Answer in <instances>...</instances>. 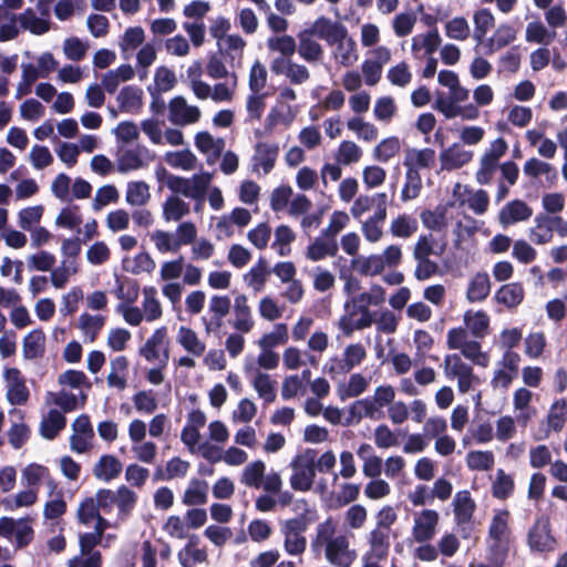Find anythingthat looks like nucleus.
<instances>
[{"label":"nucleus","mask_w":567,"mask_h":567,"mask_svg":"<svg viewBox=\"0 0 567 567\" xmlns=\"http://www.w3.org/2000/svg\"><path fill=\"white\" fill-rule=\"evenodd\" d=\"M311 545L324 547L326 559L336 567H351L358 556L350 546L349 536L338 533V524L331 516L317 525Z\"/></svg>","instance_id":"f257e3e1"},{"label":"nucleus","mask_w":567,"mask_h":567,"mask_svg":"<svg viewBox=\"0 0 567 567\" xmlns=\"http://www.w3.org/2000/svg\"><path fill=\"white\" fill-rule=\"evenodd\" d=\"M213 177L214 174L209 172H199L190 177L165 174L164 183L172 193L182 194L184 197L195 200V212H199Z\"/></svg>","instance_id":"f03ea898"},{"label":"nucleus","mask_w":567,"mask_h":567,"mask_svg":"<svg viewBox=\"0 0 567 567\" xmlns=\"http://www.w3.org/2000/svg\"><path fill=\"white\" fill-rule=\"evenodd\" d=\"M240 483L247 487L262 488L266 493L277 494L281 491L282 480L278 472L266 474V464L261 460L250 462L240 475Z\"/></svg>","instance_id":"7ed1b4c3"},{"label":"nucleus","mask_w":567,"mask_h":567,"mask_svg":"<svg viewBox=\"0 0 567 567\" xmlns=\"http://www.w3.org/2000/svg\"><path fill=\"white\" fill-rule=\"evenodd\" d=\"M309 520L305 517H293L280 523L282 536V548L293 557H301L307 549V537L305 535Z\"/></svg>","instance_id":"20e7f679"},{"label":"nucleus","mask_w":567,"mask_h":567,"mask_svg":"<svg viewBox=\"0 0 567 567\" xmlns=\"http://www.w3.org/2000/svg\"><path fill=\"white\" fill-rule=\"evenodd\" d=\"M446 344L451 350H460L462 355L478 367L486 368L489 364V355L482 351L478 341L470 339L468 332L464 328L449 330Z\"/></svg>","instance_id":"39448f33"},{"label":"nucleus","mask_w":567,"mask_h":567,"mask_svg":"<svg viewBox=\"0 0 567 567\" xmlns=\"http://www.w3.org/2000/svg\"><path fill=\"white\" fill-rule=\"evenodd\" d=\"M292 474L290 476V486L298 492H308L313 485L316 477L315 452L306 450L296 455L290 463Z\"/></svg>","instance_id":"423d86ee"},{"label":"nucleus","mask_w":567,"mask_h":567,"mask_svg":"<svg viewBox=\"0 0 567 567\" xmlns=\"http://www.w3.org/2000/svg\"><path fill=\"white\" fill-rule=\"evenodd\" d=\"M442 367L447 379L457 380L460 393H467L474 385L480 383V379L474 374L473 368L464 362L460 354L452 353L445 355Z\"/></svg>","instance_id":"0eeeda50"},{"label":"nucleus","mask_w":567,"mask_h":567,"mask_svg":"<svg viewBox=\"0 0 567 567\" xmlns=\"http://www.w3.org/2000/svg\"><path fill=\"white\" fill-rule=\"evenodd\" d=\"M554 231L560 237L567 236V221L560 216L538 214L529 228L528 237L536 245H545L553 240Z\"/></svg>","instance_id":"6e6552de"},{"label":"nucleus","mask_w":567,"mask_h":567,"mask_svg":"<svg viewBox=\"0 0 567 567\" xmlns=\"http://www.w3.org/2000/svg\"><path fill=\"white\" fill-rule=\"evenodd\" d=\"M373 322V313L364 308L361 309L349 298L344 303V313L340 317L338 327L344 336L350 337L357 330L371 327Z\"/></svg>","instance_id":"1a4fd4ad"},{"label":"nucleus","mask_w":567,"mask_h":567,"mask_svg":"<svg viewBox=\"0 0 567 567\" xmlns=\"http://www.w3.org/2000/svg\"><path fill=\"white\" fill-rule=\"evenodd\" d=\"M454 520L463 538L470 537L476 503L466 489L458 491L453 498Z\"/></svg>","instance_id":"9d476101"},{"label":"nucleus","mask_w":567,"mask_h":567,"mask_svg":"<svg viewBox=\"0 0 567 567\" xmlns=\"http://www.w3.org/2000/svg\"><path fill=\"white\" fill-rule=\"evenodd\" d=\"M138 353L147 362H158L162 367H166L169 360L167 328H157L140 348Z\"/></svg>","instance_id":"9b49d317"},{"label":"nucleus","mask_w":567,"mask_h":567,"mask_svg":"<svg viewBox=\"0 0 567 567\" xmlns=\"http://www.w3.org/2000/svg\"><path fill=\"white\" fill-rule=\"evenodd\" d=\"M527 544L533 553H550L555 550L557 542L551 534L548 517L542 516L535 520L527 534Z\"/></svg>","instance_id":"f8f14e48"},{"label":"nucleus","mask_w":567,"mask_h":567,"mask_svg":"<svg viewBox=\"0 0 567 567\" xmlns=\"http://www.w3.org/2000/svg\"><path fill=\"white\" fill-rule=\"evenodd\" d=\"M440 514L434 509H422L413 516L411 538L417 544L430 543L437 533Z\"/></svg>","instance_id":"ddd939ff"},{"label":"nucleus","mask_w":567,"mask_h":567,"mask_svg":"<svg viewBox=\"0 0 567 567\" xmlns=\"http://www.w3.org/2000/svg\"><path fill=\"white\" fill-rule=\"evenodd\" d=\"M198 106L189 105L184 96H175L168 103V120L175 126H187L199 121Z\"/></svg>","instance_id":"4468645a"},{"label":"nucleus","mask_w":567,"mask_h":567,"mask_svg":"<svg viewBox=\"0 0 567 567\" xmlns=\"http://www.w3.org/2000/svg\"><path fill=\"white\" fill-rule=\"evenodd\" d=\"M329 45L332 47L331 55L333 60L341 66H352L359 59L357 42L349 34L348 29Z\"/></svg>","instance_id":"2eb2a0df"},{"label":"nucleus","mask_w":567,"mask_h":567,"mask_svg":"<svg viewBox=\"0 0 567 567\" xmlns=\"http://www.w3.org/2000/svg\"><path fill=\"white\" fill-rule=\"evenodd\" d=\"M72 435L70 436V447L75 453H85L93 446L94 430L87 415L78 416L72 423Z\"/></svg>","instance_id":"dca6fc26"},{"label":"nucleus","mask_w":567,"mask_h":567,"mask_svg":"<svg viewBox=\"0 0 567 567\" xmlns=\"http://www.w3.org/2000/svg\"><path fill=\"white\" fill-rule=\"evenodd\" d=\"M7 400L11 405H24L30 396L21 372L16 368H7L3 372Z\"/></svg>","instance_id":"f3484780"},{"label":"nucleus","mask_w":567,"mask_h":567,"mask_svg":"<svg viewBox=\"0 0 567 567\" xmlns=\"http://www.w3.org/2000/svg\"><path fill=\"white\" fill-rule=\"evenodd\" d=\"M244 372L250 378L251 385L260 399L266 403H271L276 400V381L268 373L258 371L251 363H244Z\"/></svg>","instance_id":"a211bd4d"},{"label":"nucleus","mask_w":567,"mask_h":567,"mask_svg":"<svg viewBox=\"0 0 567 567\" xmlns=\"http://www.w3.org/2000/svg\"><path fill=\"white\" fill-rule=\"evenodd\" d=\"M567 421V401L556 400L539 427V439H546L551 432H560Z\"/></svg>","instance_id":"6ab92c4d"},{"label":"nucleus","mask_w":567,"mask_h":567,"mask_svg":"<svg viewBox=\"0 0 567 567\" xmlns=\"http://www.w3.org/2000/svg\"><path fill=\"white\" fill-rule=\"evenodd\" d=\"M474 152L465 148L460 143H454L440 153V163L442 171H455L462 168L472 162Z\"/></svg>","instance_id":"aec40b11"},{"label":"nucleus","mask_w":567,"mask_h":567,"mask_svg":"<svg viewBox=\"0 0 567 567\" xmlns=\"http://www.w3.org/2000/svg\"><path fill=\"white\" fill-rule=\"evenodd\" d=\"M279 154V146L276 143L259 142L255 146V153L251 158L252 171L259 172L260 169L266 175L275 167Z\"/></svg>","instance_id":"412c9836"},{"label":"nucleus","mask_w":567,"mask_h":567,"mask_svg":"<svg viewBox=\"0 0 567 567\" xmlns=\"http://www.w3.org/2000/svg\"><path fill=\"white\" fill-rule=\"evenodd\" d=\"M231 327L240 333H249L255 327V320L248 298L246 295H238L235 297L233 306Z\"/></svg>","instance_id":"4be33fe9"},{"label":"nucleus","mask_w":567,"mask_h":567,"mask_svg":"<svg viewBox=\"0 0 567 567\" xmlns=\"http://www.w3.org/2000/svg\"><path fill=\"white\" fill-rule=\"evenodd\" d=\"M182 194L172 193L162 204V217L165 223H178L190 214V204Z\"/></svg>","instance_id":"5701e85b"},{"label":"nucleus","mask_w":567,"mask_h":567,"mask_svg":"<svg viewBox=\"0 0 567 567\" xmlns=\"http://www.w3.org/2000/svg\"><path fill=\"white\" fill-rule=\"evenodd\" d=\"M226 142L221 137H214L210 133L203 131L195 135V146L206 156V162L213 165L220 157Z\"/></svg>","instance_id":"b1692460"},{"label":"nucleus","mask_w":567,"mask_h":567,"mask_svg":"<svg viewBox=\"0 0 567 567\" xmlns=\"http://www.w3.org/2000/svg\"><path fill=\"white\" fill-rule=\"evenodd\" d=\"M533 216V209L525 202L514 199L507 203L498 213V221L507 227L520 221H526Z\"/></svg>","instance_id":"393cba45"},{"label":"nucleus","mask_w":567,"mask_h":567,"mask_svg":"<svg viewBox=\"0 0 567 567\" xmlns=\"http://www.w3.org/2000/svg\"><path fill=\"white\" fill-rule=\"evenodd\" d=\"M365 358V348L361 343H351L346 347L342 359H334L336 365H332L329 372L348 373L359 367Z\"/></svg>","instance_id":"a878e982"},{"label":"nucleus","mask_w":567,"mask_h":567,"mask_svg":"<svg viewBox=\"0 0 567 567\" xmlns=\"http://www.w3.org/2000/svg\"><path fill=\"white\" fill-rule=\"evenodd\" d=\"M21 482L29 488L38 489L42 483H45L52 492L56 488L48 467L37 463H31L22 470Z\"/></svg>","instance_id":"bb28decb"},{"label":"nucleus","mask_w":567,"mask_h":567,"mask_svg":"<svg viewBox=\"0 0 567 567\" xmlns=\"http://www.w3.org/2000/svg\"><path fill=\"white\" fill-rule=\"evenodd\" d=\"M338 250L339 245L337 239L329 238L321 234L307 247L306 257L310 261L316 262L328 257H334Z\"/></svg>","instance_id":"cd10ccee"},{"label":"nucleus","mask_w":567,"mask_h":567,"mask_svg":"<svg viewBox=\"0 0 567 567\" xmlns=\"http://www.w3.org/2000/svg\"><path fill=\"white\" fill-rule=\"evenodd\" d=\"M511 514L507 509H498L494 513L489 526L487 539L511 543L512 530L509 527Z\"/></svg>","instance_id":"c85d7f7f"},{"label":"nucleus","mask_w":567,"mask_h":567,"mask_svg":"<svg viewBox=\"0 0 567 567\" xmlns=\"http://www.w3.org/2000/svg\"><path fill=\"white\" fill-rule=\"evenodd\" d=\"M128 359L124 355H117L110 361V371L106 382L110 388L123 391L127 386Z\"/></svg>","instance_id":"c756f323"},{"label":"nucleus","mask_w":567,"mask_h":567,"mask_svg":"<svg viewBox=\"0 0 567 567\" xmlns=\"http://www.w3.org/2000/svg\"><path fill=\"white\" fill-rule=\"evenodd\" d=\"M388 195L385 193H377L372 196L360 195L352 204L350 213L354 219H360L364 214L370 212L373 207L379 210L383 207L386 210Z\"/></svg>","instance_id":"7c9ffc66"},{"label":"nucleus","mask_w":567,"mask_h":567,"mask_svg":"<svg viewBox=\"0 0 567 567\" xmlns=\"http://www.w3.org/2000/svg\"><path fill=\"white\" fill-rule=\"evenodd\" d=\"M445 248V240H439L432 234L421 235L413 247V258H429L431 255L440 257Z\"/></svg>","instance_id":"2f4dec72"},{"label":"nucleus","mask_w":567,"mask_h":567,"mask_svg":"<svg viewBox=\"0 0 567 567\" xmlns=\"http://www.w3.org/2000/svg\"><path fill=\"white\" fill-rule=\"evenodd\" d=\"M123 470L122 462L114 455H102L93 467L94 476L103 482L117 478Z\"/></svg>","instance_id":"473e14b6"},{"label":"nucleus","mask_w":567,"mask_h":567,"mask_svg":"<svg viewBox=\"0 0 567 567\" xmlns=\"http://www.w3.org/2000/svg\"><path fill=\"white\" fill-rule=\"evenodd\" d=\"M346 30L347 28L342 23L332 21L326 17H320L307 32L311 35H317L329 45Z\"/></svg>","instance_id":"72a5a7b5"},{"label":"nucleus","mask_w":567,"mask_h":567,"mask_svg":"<svg viewBox=\"0 0 567 567\" xmlns=\"http://www.w3.org/2000/svg\"><path fill=\"white\" fill-rule=\"evenodd\" d=\"M177 343L190 355L202 357L206 351V344L197 332L186 326H181L176 336Z\"/></svg>","instance_id":"f704fd0d"},{"label":"nucleus","mask_w":567,"mask_h":567,"mask_svg":"<svg viewBox=\"0 0 567 567\" xmlns=\"http://www.w3.org/2000/svg\"><path fill=\"white\" fill-rule=\"evenodd\" d=\"M378 406L375 403L367 398L354 401L348 409V415L344 419L343 425L350 426L359 423L362 419H375Z\"/></svg>","instance_id":"c9c22d12"},{"label":"nucleus","mask_w":567,"mask_h":567,"mask_svg":"<svg viewBox=\"0 0 567 567\" xmlns=\"http://www.w3.org/2000/svg\"><path fill=\"white\" fill-rule=\"evenodd\" d=\"M298 39L297 50L300 58L311 64L319 63L323 58L322 45L307 31L299 33Z\"/></svg>","instance_id":"e433bc0d"},{"label":"nucleus","mask_w":567,"mask_h":567,"mask_svg":"<svg viewBox=\"0 0 567 567\" xmlns=\"http://www.w3.org/2000/svg\"><path fill=\"white\" fill-rule=\"evenodd\" d=\"M441 37L436 29H433L426 33L417 34L412 38L411 42V51L414 58H422V52L424 54L432 55L441 44Z\"/></svg>","instance_id":"4c0bfd02"},{"label":"nucleus","mask_w":567,"mask_h":567,"mask_svg":"<svg viewBox=\"0 0 567 567\" xmlns=\"http://www.w3.org/2000/svg\"><path fill=\"white\" fill-rule=\"evenodd\" d=\"M45 334L42 329H34L24 336L22 354L25 360L42 358L45 352Z\"/></svg>","instance_id":"58836bf2"},{"label":"nucleus","mask_w":567,"mask_h":567,"mask_svg":"<svg viewBox=\"0 0 567 567\" xmlns=\"http://www.w3.org/2000/svg\"><path fill=\"white\" fill-rule=\"evenodd\" d=\"M217 45L231 66H235V64L240 65L244 50L247 45L241 35L237 33L229 34Z\"/></svg>","instance_id":"ea45409f"},{"label":"nucleus","mask_w":567,"mask_h":567,"mask_svg":"<svg viewBox=\"0 0 567 567\" xmlns=\"http://www.w3.org/2000/svg\"><path fill=\"white\" fill-rule=\"evenodd\" d=\"M177 558L183 567H195L207 560V553L198 547V538L192 536L186 546L178 551Z\"/></svg>","instance_id":"a19ab883"},{"label":"nucleus","mask_w":567,"mask_h":567,"mask_svg":"<svg viewBox=\"0 0 567 567\" xmlns=\"http://www.w3.org/2000/svg\"><path fill=\"white\" fill-rule=\"evenodd\" d=\"M491 291V280L487 272L475 274L467 286L466 298L470 302H481Z\"/></svg>","instance_id":"79ce46f5"},{"label":"nucleus","mask_w":567,"mask_h":567,"mask_svg":"<svg viewBox=\"0 0 567 567\" xmlns=\"http://www.w3.org/2000/svg\"><path fill=\"white\" fill-rule=\"evenodd\" d=\"M66 425V419L61 411L52 409L43 416L40 433L47 440H53Z\"/></svg>","instance_id":"37998d69"},{"label":"nucleus","mask_w":567,"mask_h":567,"mask_svg":"<svg viewBox=\"0 0 567 567\" xmlns=\"http://www.w3.org/2000/svg\"><path fill=\"white\" fill-rule=\"evenodd\" d=\"M386 210L380 207L374 214L362 223L361 230L365 240L370 243H378L383 236V223L386 219Z\"/></svg>","instance_id":"c03bdc74"},{"label":"nucleus","mask_w":567,"mask_h":567,"mask_svg":"<svg viewBox=\"0 0 567 567\" xmlns=\"http://www.w3.org/2000/svg\"><path fill=\"white\" fill-rule=\"evenodd\" d=\"M515 39L516 31L514 30V28L508 24H501L496 29L494 34L482 44H484V47L486 48V53L492 54L495 51H498L502 48L511 44L512 42L515 41Z\"/></svg>","instance_id":"a18cd8bd"},{"label":"nucleus","mask_w":567,"mask_h":567,"mask_svg":"<svg viewBox=\"0 0 567 567\" xmlns=\"http://www.w3.org/2000/svg\"><path fill=\"white\" fill-rule=\"evenodd\" d=\"M164 161L172 168L187 172L195 169L198 163L196 155L189 148L167 152Z\"/></svg>","instance_id":"49530a36"},{"label":"nucleus","mask_w":567,"mask_h":567,"mask_svg":"<svg viewBox=\"0 0 567 567\" xmlns=\"http://www.w3.org/2000/svg\"><path fill=\"white\" fill-rule=\"evenodd\" d=\"M525 291L520 284L512 282L502 286L496 295L495 299L498 303L512 309L516 308L524 300Z\"/></svg>","instance_id":"de8ad7c7"},{"label":"nucleus","mask_w":567,"mask_h":567,"mask_svg":"<svg viewBox=\"0 0 567 567\" xmlns=\"http://www.w3.org/2000/svg\"><path fill=\"white\" fill-rule=\"evenodd\" d=\"M269 275L270 270L268 269L266 260L259 259L258 262L244 275V281L257 293L264 290Z\"/></svg>","instance_id":"09e8293b"},{"label":"nucleus","mask_w":567,"mask_h":567,"mask_svg":"<svg viewBox=\"0 0 567 567\" xmlns=\"http://www.w3.org/2000/svg\"><path fill=\"white\" fill-rule=\"evenodd\" d=\"M38 501L37 488H27L16 494L9 495L1 501V505L6 511L14 512L21 507H31Z\"/></svg>","instance_id":"8fccbe9b"},{"label":"nucleus","mask_w":567,"mask_h":567,"mask_svg":"<svg viewBox=\"0 0 567 567\" xmlns=\"http://www.w3.org/2000/svg\"><path fill=\"white\" fill-rule=\"evenodd\" d=\"M79 267L76 260L63 259L58 267L50 270V280L54 288L62 289L66 286L69 279L78 274Z\"/></svg>","instance_id":"3c124183"},{"label":"nucleus","mask_w":567,"mask_h":567,"mask_svg":"<svg viewBox=\"0 0 567 567\" xmlns=\"http://www.w3.org/2000/svg\"><path fill=\"white\" fill-rule=\"evenodd\" d=\"M370 550L367 556L377 557V559H385L389 554V532L374 528L369 535Z\"/></svg>","instance_id":"603ef678"},{"label":"nucleus","mask_w":567,"mask_h":567,"mask_svg":"<svg viewBox=\"0 0 567 567\" xmlns=\"http://www.w3.org/2000/svg\"><path fill=\"white\" fill-rule=\"evenodd\" d=\"M105 323V317L101 315L82 313L79 318V328L85 342H93Z\"/></svg>","instance_id":"864d4df0"},{"label":"nucleus","mask_w":567,"mask_h":567,"mask_svg":"<svg viewBox=\"0 0 567 567\" xmlns=\"http://www.w3.org/2000/svg\"><path fill=\"white\" fill-rule=\"evenodd\" d=\"M156 295L157 291L154 287H145L143 289L142 312L147 322L156 321L163 315L162 305Z\"/></svg>","instance_id":"5fc2aeb1"},{"label":"nucleus","mask_w":567,"mask_h":567,"mask_svg":"<svg viewBox=\"0 0 567 567\" xmlns=\"http://www.w3.org/2000/svg\"><path fill=\"white\" fill-rule=\"evenodd\" d=\"M523 171L525 175L534 178L544 175L549 184H554L558 177V172L551 164L538 158H529L524 164Z\"/></svg>","instance_id":"6e6d98bb"},{"label":"nucleus","mask_w":567,"mask_h":567,"mask_svg":"<svg viewBox=\"0 0 567 567\" xmlns=\"http://www.w3.org/2000/svg\"><path fill=\"white\" fill-rule=\"evenodd\" d=\"M143 92L136 86H125L117 95V102L122 111L137 113L142 107Z\"/></svg>","instance_id":"4d7b16f0"},{"label":"nucleus","mask_w":567,"mask_h":567,"mask_svg":"<svg viewBox=\"0 0 567 567\" xmlns=\"http://www.w3.org/2000/svg\"><path fill=\"white\" fill-rule=\"evenodd\" d=\"M19 24L22 29L35 35L44 34L50 30V21L37 17L35 12L30 8L19 14Z\"/></svg>","instance_id":"13d9d810"},{"label":"nucleus","mask_w":567,"mask_h":567,"mask_svg":"<svg viewBox=\"0 0 567 567\" xmlns=\"http://www.w3.org/2000/svg\"><path fill=\"white\" fill-rule=\"evenodd\" d=\"M464 323L474 337L484 338L488 331L489 317L484 311L468 310L464 313Z\"/></svg>","instance_id":"bf43d9fd"},{"label":"nucleus","mask_w":567,"mask_h":567,"mask_svg":"<svg viewBox=\"0 0 567 567\" xmlns=\"http://www.w3.org/2000/svg\"><path fill=\"white\" fill-rule=\"evenodd\" d=\"M435 159V152L432 148H411L406 152L404 166L410 169L429 167Z\"/></svg>","instance_id":"052dcab7"},{"label":"nucleus","mask_w":567,"mask_h":567,"mask_svg":"<svg viewBox=\"0 0 567 567\" xmlns=\"http://www.w3.org/2000/svg\"><path fill=\"white\" fill-rule=\"evenodd\" d=\"M347 127L353 132L359 140L364 142H373L379 136L378 127L373 123L367 122L360 116L349 118Z\"/></svg>","instance_id":"680f3d73"},{"label":"nucleus","mask_w":567,"mask_h":567,"mask_svg":"<svg viewBox=\"0 0 567 567\" xmlns=\"http://www.w3.org/2000/svg\"><path fill=\"white\" fill-rule=\"evenodd\" d=\"M288 339V326L286 323H276L270 332L265 333L257 341V344L260 349L272 350L278 346L287 343Z\"/></svg>","instance_id":"e2e57ef3"},{"label":"nucleus","mask_w":567,"mask_h":567,"mask_svg":"<svg viewBox=\"0 0 567 567\" xmlns=\"http://www.w3.org/2000/svg\"><path fill=\"white\" fill-rule=\"evenodd\" d=\"M514 478L504 470L498 468L492 482V495L497 499H506L514 492Z\"/></svg>","instance_id":"0e129e2a"},{"label":"nucleus","mask_w":567,"mask_h":567,"mask_svg":"<svg viewBox=\"0 0 567 567\" xmlns=\"http://www.w3.org/2000/svg\"><path fill=\"white\" fill-rule=\"evenodd\" d=\"M417 220L409 215H399L391 221L390 231L398 238H410L417 230Z\"/></svg>","instance_id":"69168bd1"},{"label":"nucleus","mask_w":567,"mask_h":567,"mask_svg":"<svg viewBox=\"0 0 567 567\" xmlns=\"http://www.w3.org/2000/svg\"><path fill=\"white\" fill-rule=\"evenodd\" d=\"M353 266L360 274L364 276L380 275L386 268L381 254L359 257L353 261Z\"/></svg>","instance_id":"338daca9"},{"label":"nucleus","mask_w":567,"mask_h":567,"mask_svg":"<svg viewBox=\"0 0 567 567\" xmlns=\"http://www.w3.org/2000/svg\"><path fill=\"white\" fill-rule=\"evenodd\" d=\"M362 157L361 147L353 141H342L336 153V161L341 165H352Z\"/></svg>","instance_id":"774afa93"}]
</instances>
